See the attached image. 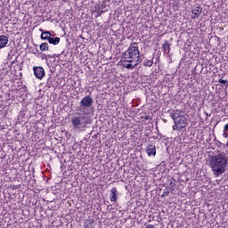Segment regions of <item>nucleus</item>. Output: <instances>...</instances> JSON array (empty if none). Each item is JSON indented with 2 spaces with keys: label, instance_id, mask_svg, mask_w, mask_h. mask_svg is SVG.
Returning <instances> with one entry per match:
<instances>
[{
  "label": "nucleus",
  "instance_id": "nucleus-13",
  "mask_svg": "<svg viewBox=\"0 0 228 228\" xmlns=\"http://www.w3.org/2000/svg\"><path fill=\"white\" fill-rule=\"evenodd\" d=\"M60 41H61L60 37H50L48 40V43L53 45H59Z\"/></svg>",
  "mask_w": 228,
  "mask_h": 228
},
{
  "label": "nucleus",
  "instance_id": "nucleus-9",
  "mask_svg": "<svg viewBox=\"0 0 228 228\" xmlns=\"http://www.w3.org/2000/svg\"><path fill=\"white\" fill-rule=\"evenodd\" d=\"M201 12H202V8H200L199 6L195 7L194 9H192V11H191V13H192L191 18H192V20L198 19L200 16Z\"/></svg>",
  "mask_w": 228,
  "mask_h": 228
},
{
  "label": "nucleus",
  "instance_id": "nucleus-16",
  "mask_svg": "<svg viewBox=\"0 0 228 228\" xmlns=\"http://www.w3.org/2000/svg\"><path fill=\"white\" fill-rule=\"evenodd\" d=\"M153 65V61L152 60H145L144 63H143V66L144 67H152Z\"/></svg>",
  "mask_w": 228,
  "mask_h": 228
},
{
  "label": "nucleus",
  "instance_id": "nucleus-1",
  "mask_svg": "<svg viewBox=\"0 0 228 228\" xmlns=\"http://www.w3.org/2000/svg\"><path fill=\"white\" fill-rule=\"evenodd\" d=\"M120 62L127 69H134L142 62L137 43L130 45L129 48L123 53Z\"/></svg>",
  "mask_w": 228,
  "mask_h": 228
},
{
  "label": "nucleus",
  "instance_id": "nucleus-19",
  "mask_svg": "<svg viewBox=\"0 0 228 228\" xmlns=\"http://www.w3.org/2000/svg\"><path fill=\"white\" fill-rule=\"evenodd\" d=\"M144 228H156L153 224H147Z\"/></svg>",
  "mask_w": 228,
  "mask_h": 228
},
{
  "label": "nucleus",
  "instance_id": "nucleus-14",
  "mask_svg": "<svg viewBox=\"0 0 228 228\" xmlns=\"http://www.w3.org/2000/svg\"><path fill=\"white\" fill-rule=\"evenodd\" d=\"M176 180L175 178H170L168 180V183H169V186H170V191H175V186L176 185Z\"/></svg>",
  "mask_w": 228,
  "mask_h": 228
},
{
  "label": "nucleus",
  "instance_id": "nucleus-23",
  "mask_svg": "<svg viewBox=\"0 0 228 228\" xmlns=\"http://www.w3.org/2000/svg\"><path fill=\"white\" fill-rule=\"evenodd\" d=\"M226 147H227V149H228V142H227V143H226Z\"/></svg>",
  "mask_w": 228,
  "mask_h": 228
},
{
  "label": "nucleus",
  "instance_id": "nucleus-4",
  "mask_svg": "<svg viewBox=\"0 0 228 228\" xmlns=\"http://www.w3.org/2000/svg\"><path fill=\"white\" fill-rule=\"evenodd\" d=\"M71 123L74 129H78L80 127L85 128L88 124L86 112H83L82 116L73 117L71 119Z\"/></svg>",
  "mask_w": 228,
  "mask_h": 228
},
{
  "label": "nucleus",
  "instance_id": "nucleus-7",
  "mask_svg": "<svg viewBox=\"0 0 228 228\" xmlns=\"http://www.w3.org/2000/svg\"><path fill=\"white\" fill-rule=\"evenodd\" d=\"M146 153L149 157H155L157 153L156 146L153 144H149L146 148Z\"/></svg>",
  "mask_w": 228,
  "mask_h": 228
},
{
  "label": "nucleus",
  "instance_id": "nucleus-8",
  "mask_svg": "<svg viewBox=\"0 0 228 228\" xmlns=\"http://www.w3.org/2000/svg\"><path fill=\"white\" fill-rule=\"evenodd\" d=\"M118 197V192L116 187H113L110 191V199L111 202H116Z\"/></svg>",
  "mask_w": 228,
  "mask_h": 228
},
{
  "label": "nucleus",
  "instance_id": "nucleus-3",
  "mask_svg": "<svg viewBox=\"0 0 228 228\" xmlns=\"http://www.w3.org/2000/svg\"><path fill=\"white\" fill-rule=\"evenodd\" d=\"M170 117L174 119L176 128L183 129L187 126V119L184 115L182 114V111L169 110Z\"/></svg>",
  "mask_w": 228,
  "mask_h": 228
},
{
  "label": "nucleus",
  "instance_id": "nucleus-6",
  "mask_svg": "<svg viewBox=\"0 0 228 228\" xmlns=\"http://www.w3.org/2000/svg\"><path fill=\"white\" fill-rule=\"evenodd\" d=\"M33 71H34L35 77L39 80H42L43 77L45 76V69H43V67L35 66L33 68Z\"/></svg>",
  "mask_w": 228,
  "mask_h": 228
},
{
  "label": "nucleus",
  "instance_id": "nucleus-5",
  "mask_svg": "<svg viewBox=\"0 0 228 228\" xmlns=\"http://www.w3.org/2000/svg\"><path fill=\"white\" fill-rule=\"evenodd\" d=\"M94 103V100L90 95H86L82 98L80 102L79 110L86 113V110L90 109Z\"/></svg>",
  "mask_w": 228,
  "mask_h": 228
},
{
  "label": "nucleus",
  "instance_id": "nucleus-20",
  "mask_svg": "<svg viewBox=\"0 0 228 228\" xmlns=\"http://www.w3.org/2000/svg\"><path fill=\"white\" fill-rule=\"evenodd\" d=\"M168 194H169V191H165L163 194V197L168 196Z\"/></svg>",
  "mask_w": 228,
  "mask_h": 228
},
{
  "label": "nucleus",
  "instance_id": "nucleus-24",
  "mask_svg": "<svg viewBox=\"0 0 228 228\" xmlns=\"http://www.w3.org/2000/svg\"><path fill=\"white\" fill-rule=\"evenodd\" d=\"M54 37V35H52V36H51V37Z\"/></svg>",
  "mask_w": 228,
  "mask_h": 228
},
{
  "label": "nucleus",
  "instance_id": "nucleus-12",
  "mask_svg": "<svg viewBox=\"0 0 228 228\" xmlns=\"http://www.w3.org/2000/svg\"><path fill=\"white\" fill-rule=\"evenodd\" d=\"M163 52L167 54L170 53V44L166 40L162 45Z\"/></svg>",
  "mask_w": 228,
  "mask_h": 228
},
{
  "label": "nucleus",
  "instance_id": "nucleus-17",
  "mask_svg": "<svg viewBox=\"0 0 228 228\" xmlns=\"http://www.w3.org/2000/svg\"><path fill=\"white\" fill-rule=\"evenodd\" d=\"M223 135H224V137L225 139L228 138V123H227V124L225 125V126H224V130Z\"/></svg>",
  "mask_w": 228,
  "mask_h": 228
},
{
  "label": "nucleus",
  "instance_id": "nucleus-10",
  "mask_svg": "<svg viewBox=\"0 0 228 228\" xmlns=\"http://www.w3.org/2000/svg\"><path fill=\"white\" fill-rule=\"evenodd\" d=\"M8 45V37L4 35L0 36V49H4Z\"/></svg>",
  "mask_w": 228,
  "mask_h": 228
},
{
  "label": "nucleus",
  "instance_id": "nucleus-18",
  "mask_svg": "<svg viewBox=\"0 0 228 228\" xmlns=\"http://www.w3.org/2000/svg\"><path fill=\"white\" fill-rule=\"evenodd\" d=\"M218 82H219V84L225 85L226 87H228V81H227V80H224V79H223V78H220Z\"/></svg>",
  "mask_w": 228,
  "mask_h": 228
},
{
  "label": "nucleus",
  "instance_id": "nucleus-15",
  "mask_svg": "<svg viewBox=\"0 0 228 228\" xmlns=\"http://www.w3.org/2000/svg\"><path fill=\"white\" fill-rule=\"evenodd\" d=\"M49 50L48 44L47 43H42L40 45V51L41 52H46Z\"/></svg>",
  "mask_w": 228,
  "mask_h": 228
},
{
  "label": "nucleus",
  "instance_id": "nucleus-2",
  "mask_svg": "<svg viewBox=\"0 0 228 228\" xmlns=\"http://www.w3.org/2000/svg\"><path fill=\"white\" fill-rule=\"evenodd\" d=\"M209 164L215 175L219 176L226 170L228 157L226 156V153L224 152L212 156Z\"/></svg>",
  "mask_w": 228,
  "mask_h": 228
},
{
  "label": "nucleus",
  "instance_id": "nucleus-11",
  "mask_svg": "<svg viewBox=\"0 0 228 228\" xmlns=\"http://www.w3.org/2000/svg\"><path fill=\"white\" fill-rule=\"evenodd\" d=\"M42 32L41 39L42 40H48L52 37V34L49 31H44L42 28L39 29Z\"/></svg>",
  "mask_w": 228,
  "mask_h": 228
},
{
  "label": "nucleus",
  "instance_id": "nucleus-21",
  "mask_svg": "<svg viewBox=\"0 0 228 228\" xmlns=\"http://www.w3.org/2000/svg\"><path fill=\"white\" fill-rule=\"evenodd\" d=\"M173 128H174V130L180 129L179 127H176V125H175V126H173Z\"/></svg>",
  "mask_w": 228,
  "mask_h": 228
},
{
  "label": "nucleus",
  "instance_id": "nucleus-22",
  "mask_svg": "<svg viewBox=\"0 0 228 228\" xmlns=\"http://www.w3.org/2000/svg\"><path fill=\"white\" fill-rule=\"evenodd\" d=\"M145 119H146V120H149V119H150V117H149V116L145 117Z\"/></svg>",
  "mask_w": 228,
  "mask_h": 228
}]
</instances>
